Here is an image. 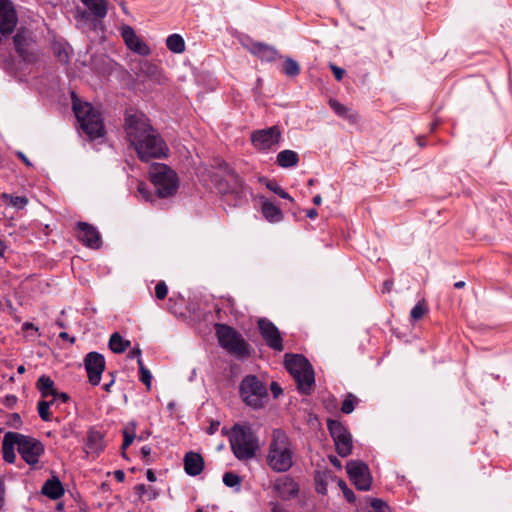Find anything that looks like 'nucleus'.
<instances>
[{
    "instance_id": "2",
    "label": "nucleus",
    "mask_w": 512,
    "mask_h": 512,
    "mask_svg": "<svg viewBox=\"0 0 512 512\" xmlns=\"http://www.w3.org/2000/svg\"><path fill=\"white\" fill-rule=\"evenodd\" d=\"M294 455L295 448L286 432L273 430L267 454L268 466L275 472H286L293 465Z\"/></svg>"
},
{
    "instance_id": "16",
    "label": "nucleus",
    "mask_w": 512,
    "mask_h": 512,
    "mask_svg": "<svg viewBox=\"0 0 512 512\" xmlns=\"http://www.w3.org/2000/svg\"><path fill=\"white\" fill-rule=\"evenodd\" d=\"M121 36L126 46L133 52L146 56L150 53L148 45L135 33L134 29L129 25L121 28Z\"/></svg>"
},
{
    "instance_id": "9",
    "label": "nucleus",
    "mask_w": 512,
    "mask_h": 512,
    "mask_svg": "<svg viewBox=\"0 0 512 512\" xmlns=\"http://www.w3.org/2000/svg\"><path fill=\"white\" fill-rule=\"evenodd\" d=\"M328 430L334 440L338 455L341 457L350 455L353 447L352 436L343 424L336 420H329Z\"/></svg>"
},
{
    "instance_id": "27",
    "label": "nucleus",
    "mask_w": 512,
    "mask_h": 512,
    "mask_svg": "<svg viewBox=\"0 0 512 512\" xmlns=\"http://www.w3.org/2000/svg\"><path fill=\"white\" fill-rule=\"evenodd\" d=\"M13 44L16 52L25 59L28 46V32L26 30H18L13 37Z\"/></svg>"
},
{
    "instance_id": "54",
    "label": "nucleus",
    "mask_w": 512,
    "mask_h": 512,
    "mask_svg": "<svg viewBox=\"0 0 512 512\" xmlns=\"http://www.w3.org/2000/svg\"><path fill=\"white\" fill-rule=\"evenodd\" d=\"M146 477H147L148 481H150V482H155L156 481V476H155L154 472L151 469L147 470Z\"/></svg>"
},
{
    "instance_id": "29",
    "label": "nucleus",
    "mask_w": 512,
    "mask_h": 512,
    "mask_svg": "<svg viewBox=\"0 0 512 512\" xmlns=\"http://www.w3.org/2000/svg\"><path fill=\"white\" fill-rule=\"evenodd\" d=\"M130 346V341L125 340L119 333H113L109 339V348L114 353H122Z\"/></svg>"
},
{
    "instance_id": "41",
    "label": "nucleus",
    "mask_w": 512,
    "mask_h": 512,
    "mask_svg": "<svg viewBox=\"0 0 512 512\" xmlns=\"http://www.w3.org/2000/svg\"><path fill=\"white\" fill-rule=\"evenodd\" d=\"M167 292H168V288H167V285L165 284V282H163V281L158 282L155 287L156 297L158 299L162 300L166 297Z\"/></svg>"
},
{
    "instance_id": "34",
    "label": "nucleus",
    "mask_w": 512,
    "mask_h": 512,
    "mask_svg": "<svg viewBox=\"0 0 512 512\" xmlns=\"http://www.w3.org/2000/svg\"><path fill=\"white\" fill-rule=\"evenodd\" d=\"M138 366L140 372V380L147 386L148 389H150L152 379L150 371L144 366L142 359H139Z\"/></svg>"
},
{
    "instance_id": "21",
    "label": "nucleus",
    "mask_w": 512,
    "mask_h": 512,
    "mask_svg": "<svg viewBox=\"0 0 512 512\" xmlns=\"http://www.w3.org/2000/svg\"><path fill=\"white\" fill-rule=\"evenodd\" d=\"M329 106L340 118L348 121L350 124H357L360 120L359 114L351 107L343 105L336 99H329Z\"/></svg>"
},
{
    "instance_id": "48",
    "label": "nucleus",
    "mask_w": 512,
    "mask_h": 512,
    "mask_svg": "<svg viewBox=\"0 0 512 512\" xmlns=\"http://www.w3.org/2000/svg\"><path fill=\"white\" fill-rule=\"evenodd\" d=\"M270 388L274 397H278L282 393L281 387L276 382H272Z\"/></svg>"
},
{
    "instance_id": "32",
    "label": "nucleus",
    "mask_w": 512,
    "mask_h": 512,
    "mask_svg": "<svg viewBox=\"0 0 512 512\" xmlns=\"http://www.w3.org/2000/svg\"><path fill=\"white\" fill-rule=\"evenodd\" d=\"M2 199L6 204L16 209H23L28 204V199L25 196H12L4 193Z\"/></svg>"
},
{
    "instance_id": "37",
    "label": "nucleus",
    "mask_w": 512,
    "mask_h": 512,
    "mask_svg": "<svg viewBox=\"0 0 512 512\" xmlns=\"http://www.w3.org/2000/svg\"><path fill=\"white\" fill-rule=\"evenodd\" d=\"M53 404V401H40L38 403V413L43 421L50 420L49 407Z\"/></svg>"
},
{
    "instance_id": "10",
    "label": "nucleus",
    "mask_w": 512,
    "mask_h": 512,
    "mask_svg": "<svg viewBox=\"0 0 512 512\" xmlns=\"http://www.w3.org/2000/svg\"><path fill=\"white\" fill-rule=\"evenodd\" d=\"M282 139V132L278 126H271L252 132L251 142L260 151L275 149Z\"/></svg>"
},
{
    "instance_id": "36",
    "label": "nucleus",
    "mask_w": 512,
    "mask_h": 512,
    "mask_svg": "<svg viewBox=\"0 0 512 512\" xmlns=\"http://www.w3.org/2000/svg\"><path fill=\"white\" fill-rule=\"evenodd\" d=\"M139 496L147 495L148 500H153L157 497L158 493L152 487H146L144 484H139L135 487Z\"/></svg>"
},
{
    "instance_id": "12",
    "label": "nucleus",
    "mask_w": 512,
    "mask_h": 512,
    "mask_svg": "<svg viewBox=\"0 0 512 512\" xmlns=\"http://www.w3.org/2000/svg\"><path fill=\"white\" fill-rule=\"evenodd\" d=\"M346 470L350 480L358 490L367 491L370 489L372 479L369 468L364 462L351 460L347 463Z\"/></svg>"
},
{
    "instance_id": "39",
    "label": "nucleus",
    "mask_w": 512,
    "mask_h": 512,
    "mask_svg": "<svg viewBox=\"0 0 512 512\" xmlns=\"http://www.w3.org/2000/svg\"><path fill=\"white\" fill-rule=\"evenodd\" d=\"M223 483L228 487H236L240 485V477L232 472L223 475Z\"/></svg>"
},
{
    "instance_id": "59",
    "label": "nucleus",
    "mask_w": 512,
    "mask_h": 512,
    "mask_svg": "<svg viewBox=\"0 0 512 512\" xmlns=\"http://www.w3.org/2000/svg\"><path fill=\"white\" fill-rule=\"evenodd\" d=\"M330 461L335 467L341 468V462L337 459V457L331 456Z\"/></svg>"
},
{
    "instance_id": "57",
    "label": "nucleus",
    "mask_w": 512,
    "mask_h": 512,
    "mask_svg": "<svg viewBox=\"0 0 512 512\" xmlns=\"http://www.w3.org/2000/svg\"><path fill=\"white\" fill-rule=\"evenodd\" d=\"M23 329H24V330H26V331H28V330H30V329H33V330H35V331H38V328H37V327H35V326H34V324L29 323V322H25V323L23 324Z\"/></svg>"
},
{
    "instance_id": "60",
    "label": "nucleus",
    "mask_w": 512,
    "mask_h": 512,
    "mask_svg": "<svg viewBox=\"0 0 512 512\" xmlns=\"http://www.w3.org/2000/svg\"><path fill=\"white\" fill-rule=\"evenodd\" d=\"M317 216V211L315 209H310L307 212V217L309 218H315Z\"/></svg>"
},
{
    "instance_id": "45",
    "label": "nucleus",
    "mask_w": 512,
    "mask_h": 512,
    "mask_svg": "<svg viewBox=\"0 0 512 512\" xmlns=\"http://www.w3.org/2000/svg\"><path fill=\"white\" fill-rule=\"evenodd\" d=\"M135 435L133 432H129L127 430L124 431V440L122 444V448L126 449L128 446L132 444L134 441Z\"/></svg>"
},
{
    "instance_id": "38",
    "label": "nucleus",
    "mask_w": 512,
    "mask_h": 512,
    "mask_svg": "<svg viewBox=\"0 0 512 512\" xmlns=\"http://www.w3.org/2000/svg\"><path fill=\"white\" fill-rule=\"evenodd\" d=\"M427 312V308L424 302H418L411 310L410 317L412 320L416 321L421 319L424 314Z\"/></svg>"
},
{
    "instance_id": "53",
    "label": "nucleus",
    "mask_w": 512,
    "mask_h": 512,
    "mask_svg": "<svg viewBox=\"0 0 512 512\" xmlns=\"http://www.w3.org/2000/svg\"><path fill=\"white\" fill-rule=\"evenodd\" d=\"M316 490H317V492H318V493H320V494H325V493H326V491H327L325 484H324V483H322V482H320V483H318V484H317V486H316Z\"/></svg>"
},
{
    "instance_id": "20",
    "label": "nucleus",
    "mask_w": 512,
    "mask_h": 512,
    "mask_svg": "<svg viewBox=\"0 0 512 512\" xmlns=\"http://www.w3.org/2000/svg\"><path fill=\"white\" fill-rule=\"evenodd\" d=\"M103 438L104 436L100 431L94 429L89 430L85 443V452L88 455H99L105 447Z\"/></svg>"
},
{
    "instance_id": "24",
    "label": "nucleus",
    "mask_w": 512,
    "mask_h": 512,
    "mask_svg": "<svg viewBox=\"0 0 512 512\" xmlns=\"http://www.w3.org/2000/svg\"><path fill=\"white\" fill-rule=\"evenodd\" d=\"M18 433L7 432L4 435L2 443L3 458L8 463H13L15 460L14 447L17 445Z\"/></svg>"
},
{
    "instance_id": "25",
    "label": "nucleus",
    "mask_w": 512,
    "mask_h": 512,
    "mask_svg": "<svg viewBox=\"0 0 512 512\" xmlns=\"http://www.w3.org/2000/svg\"><path fill=\"white\" fill-rule=\"evenodd\" d=\"M41 491L45 496L53 500L60 498L64 494V488L57 478L47 480Z\"/></svg>"
},
{
    "instance_id": "7",
    "label": "nucleus",
    "mask_w": 512,
    "mask_h": 512,
    "mask_svg": "<svg viewBox=\"0 0 512 512\" xmlns=\"http://www.w3.org/2000/svg\"><path fill=\"white\" fill-rule=\"evenodd\" d=\"M216 333L220 346L230 354L239 358L249 355V345L237 331L227 325L218 324Z\"/></svg>"
},
{
    "instance_id": "30",
    "label": "nucleus",
    "mask_w": 512,
    "mask_h": 512,
    "mask_svg": "<svg viewBox=\"0 0 512 512\" xmlns=\"http://www.w3.org/2000/svg\"><path fill=\"white\" fill-rule=\"evenodd\" d=\"M54 55L59 64H69L71 61V48L68 45L57 43L53 46Z\"/></svg>"
},
{
    "instance_id": "52",
    "label": "nucleus",
    "mask_w": 512,
    "mask_h": 512,
    "mask_svg": "<svg viewBox=\"0 0 512 512\" xmlns=\"http://www.w3.org/2000/svg\"><path fill=\"white\" fill-rule=\"evenodd\" d=\"M114 476H115V478H116L119 482H122V481H124V479H125V474H124V472H123V471H121V470H116V471L114 472Z\"/></svg>"
},
{
    "instance_id": "28",
    "label": "nucleus",
    "mask_w": 512,
    "mask_h": 512,
    "mask_svg": "<svg viewBox=\"0 0 512 512\" xmlns=\"http://www.w3.org/2000/svg\"><path fill=\"white\" fill-rule=\"evenodd\" d=\"M37 388L43 397H49L56 394V389L54 388V381L46 375H42L39 377L37 381Z\"/></svg>"
},
{
    "instance_id": "58",
    "label": "nucleus",
    "mask_w": 512,
    "mask_h": 512,
    "mask_svg": "<svg viewBox=\"0 0 512 512\" xmlns=\"http://www.w3.org/2000/svg\"><path fill=\"white\" fill-rule=\"evenodd\" d=\"M391 287H392V281H390V280L385 281L384 285H383V292H389L391 290Z\"/></svg>"
},
{
    "instance_id": "47",
    "label": "nucleus",
    "mask_w": 512,
    "mask_h": 512,
    "mask_svg": "<svg viewBox=\"0 0 512 512\" xmlns=\"http://www.w3.org/2000/svg\"><path fill=\"white\" fill-rule=\"evenodd\" d=\"M53 399L51 401L56 402V401H61V402H66L68 400V395L66 393H63V392H58L56 390V394L52 395Z\"/></svg>"
},
{
    "instance_id": "35",
    "label": "nucleus",
    "mask_w": 512,
    "mask_h": 512,
    "mask_svg": "<svg viewBox=\"0 0 512 512\" xmlns=\"http://www.w3.org/2000/svg\"><path fill=\"white\" fill-rule=\"evenodd\" d=\"M136 197L145 201H151L153 199V195L148 190L147 185L143 182H139L137 185Z\"/></svg>"
},
{
    "instance_id": "33",
    "label": "nucleus",
    "mask_w": 512,
    "mask_h": 512,
    "mask_svg": "<svg viewBox=\"0 0 512 512\" xmlns=\"http://www.w3.org/2000/svg\"><path fill=\"white\" fill-rule=\"evenodd\" d=\"M262 181L265 182V185L269 190L279 195L281 198L289 199L290 201L293 200L291 196L285 192L276 182H272L266 179H263Z\"/></svg>"
},
{
    "instance_id": "15",
    "label": "nucleus",
    "mask_w": 512,
    "mask_h": 512,
    "mask_svg": "<svg viewBox=\"0 0 512 512\" xmlns=\"http://www.w3.org/2000/svg\"><path fill=\"white\" fill-rule=\"evenodd\" d=\"M258 326L262 337L270 348L276 351L284 349L280 332L271 321L259 319Z\"/></svg>"
},
{
    "instance_id": "61",
    "label": "nucleus",
    "mask_w": 512,
    "mask_h": 512,
    "mask_svg": "<svg viewBox=\"0 0 512 512\" xmlns=\"http://www.w3.org/2000/svg\"><path fill=\"white\" fill-rule=\"evenodd\" d=\"M321 202H322V198H321V196H320V195H316V196L313 198V203H314L315 205H320V204H321Z\"/></svg>"
},
{
    "instance_id": "51",
    "label": "nucleus",
    "mask_w": 512,
    "mask_h": 512,
    "mask_svg": "<svg viewBox=\"0 0 512 512\" xmlns=\"http://www.w3.org/2000/svg\"><path fill=\"white\" fill-rule=\"evenodd\" d=\"M59 337L63 340H67L69 341L70 343H74L75 342V338L74 337H70L68 333L66 332H61L59 334Z\"/></svg>"
},
{
    "instance_id": "5",
    "label": "nucleus",
    "mask_w": 512,
    "mask_h": 512,
    "mask_svg": "<svg viewBox=\"0 0 512 512\" xmlns=\"http://www.w3.org/2000/svg\"><path fill=\"white\" fill-rule=\"evenodd\" d=\"M285 366L300 392L308 394L315 382L314 371L308 360L301 355H286Z\"/></svg>"
},
{
    "instance_id": "3",
    "label": "nucleus",
    "mask_w": 512,
    "mask_h": 512,
    "mask_svg": "<svg viewBox=\"0 0 512 512\" xmlns=\"http://www.w3.org/2000/svg\"><path fill=\"white\" fill-rule=\"evenodd\" d=\"M74 114L80 128L90 139L103 136L104 125L101 114L90 103L81 101L75 92H71Z\"/></svg>"
},
{
    "instance_id": "42",
    "label": "nucleus",
    "mask_w": 512,
    "mask_h": 512,
    "mask_svg": "<svg viewBox=\"0 0 512 512\" xmlns=\"http://www.w3.org/2000/svg\"><path fill=\"white\" fill-rule=\"evenodd\" d=\"M337 483H338V485H343V494H344V497L346 498V500L350 503L354 502L355 495H354L353 491L347 487L346 483L343 480H338Z\"/></svg>"
},
{
    "instance_id": "26",
    "label": "nucleus",
    "mask_w": 512,
    "mask_h": 512,
    "mask_svg": "<svg viewBox=\"0 0 512 512\" xmlns=\"http://www.w3.org/2000/svg\"><path fill=\"white\" fill-rule=\"evenodd\" d=\"M276 162L283 168L294 167L299 162V156L293 150H283L278 153Z\"/></svg>"
},
{
    "instance_id": "63",
    "label": "nucleus",
    "mask_w": 512,
    "mask_h": 512,
    "mask_svg": "<svg viewBox=\"0 0 512 512\" xmlns=\"http://www.w3.org/2000/svg\"><path fill=\"white\" fill-rule=\"evenodd\" d=\"M6 249V246L4 242L0 239V255L2 256L4 254V251Z\"/></svg>"
},
{
    "instance_id": "1",
    "label": "nucleus",
    "mask_w": 512,
    "mask_h": 512,
    "mask_svg": "<svg viewBox=\"0 0 512 512\" xmlns=\"http://www.w3.org/2000/svg\"><path fill=\"white\" fill-rule=\"evenodd\" d=\"M125 132L138 157L147 162L166 156L168 148L160 135L152 128L148 118L140 112L127 113Z\"/></svg>"
},
{
    "instance_id": "49",
    "label": "nucleus",
    "mask_w": 512,
    "mask_h": 512,
    "mask_svg": "<svg viewBox=\"0 0 512 512\" xmlns=\"http://www.w3.org/2000/svg\"><path fill=\"white\" fill-rule=\"evenodd\" d=\"M128 356H129V358H136L138 364H139V359H142L141 358V350L139 348L131 350L129 352Z\"/></svg>"
},
{
    "instance_id": "17",
    "label": "nucleus",
    "mask_w": 512,
    "mask_h": 512,
    "mask_svg": "<svg viewBox=\"0 0 512 512\" xmlns=\"http://www.w3.org/2000/svg\"><path fill=\"white\" fill-rule=\"evenodd\" d=\"M88 10L79 12L81 19L89 21L93 16L95 20H102L106 17L108 6L106 0H81Z\"/></svg>"
},
{
    "instance_id": "43",
    "label": "nucleus",
    "mask_w": 512,
    "mask_h": 512,
    "mask_svg": "<svg viewBox=\"0 0 512 512\" xmlns=\"http://www.w3.org/2000/svg\"><path fill=\"white\" fill-rule=\"evenodd\" d=\"M283 73L288 77H295L300 73V66H283Z\"/></svg>"
},
{
    "instance_id": "4",
    "label": "nucleus",
    "mask_w": 512,
    "mask_h": 512,
    "mask_svg": "<svg viewBox=\"0 0 512 512\" xmlns=\"http://www.w3.org/2000/svg\"><path fill=\"white\" fill-rule=\"evenodd\" d=\"M230 445L239 460L253 458L258 449L257 438L248 425L236 424L233 426L230 433Z\"/></svg>"
},
{
    "instance_id": "13",
    "label": "nucleus",
    "mask_w": 512,
    "mask_h": 512,
    "mask_svg": "<svg viewBox=\"0 0 512 512\" xmlns=\"http://www.w3.org/2000/svg\"><path fill=\"white\" fill-rule=\"evenodd\" d=\"M249 51L258 57L260 61L278 62L279 64H297L292 58L284 57L278 51L269 45L255 42L249 47Z\"/></svg>"
},
{
    "instance_id": "11",
    "label": "nucleus",
    "mask_w": 512,
    "mask_h": 512,
    "mask_svg": "<svg viewBox=\"0 0 512 512\" xmlns=\"http://www.w3.org/2000/svg\"><path fill=\"white\" fill-rule=\"evenodd\" d=\"M17 448L21 457L30 465L38 463L44 448L40 441L35 438L18 433Z\"/></svg>"
},
{
    "instance_id": "55",
    "label": "nucleus",
    "mask_w": 512,
    "mask_h": 512,
    "mask_svg": "<svg viewBox=\"0 0 512 512\" xmlns=\"http://www.w3.org/2000/svg\"><path fill=\"white\" fill-rule=\"evenodd\" d=\"M151 453V448L149 446H143L141 448V454L143 455V457H148Z\"/></svg>"
},
{
    "instance_id": "50",
    "label": "nucleus",
    "mask_w": 512,
    "mask_h": 512,
    "mask_svg": "<svg viewBox=\"0 0 512 512\" xmlns=\"http://www.w3.org/2000/svg\"><path fill=\"white\" fill-rule=\"evenodd\" d=\"M4 494H5L4 484H3L2 480L0 479V510L2 509L3 504H4Z\"/></svg>"
},
{
    "instance_id": "23",
    "label": "nucleus",
    "mask_w": 512,
    "mask_h": 512,
    "mask_svg": "<svg viewBox=\"0 0 512 512\" xmlns=\"http://www.w3.org/2000/svg\"><path fill=\"white\" fill-rule=\"evenodd\" d=\"M261 212L264 218L271 223H278L283 219L281 209L266 198H261Z\"/></svg>"
},
{
    "instance_id": "22",
    "label": "nucleus",
    "mask_w": 512,
    "mask_h": 512,
    "mask_svg": "<svg viewBox=\"0 0 512 512\" xmlns=\"http://www.w3.org/2000/svg\"><path fill=\"white\" fill-rule=\"evenodd\" d=\"M204 461L200 454L189 452L184 457V469L190 476H196L202 472Z\"/></svg>"
},
{
    "instance_id": "14",
    "label": "nucleus",
    "mask_w": 512,
    "mask_h": 512,
    "mask_svg": "<svg viewBox=\"0 0 512 512\" xmlns=\"http://www.w3.org/2000/svg\"><path fill=\"white\" fill-rule=\"evenodd\" d=\"M84 363L89 382L92 385H98L101 380V375L105 369L104 356L97 352H90L86 355Z\"/></svg>"
},
{
    "instance_id": "8",
    "label": "nucleus",
    "mask_w": 512,
    "mask_h": 512,
    "mask_svg": "<svg viewBox=\"0 0 512 512\" xmlns=\"http://www.w3.org/2000/svg\"><path fill=\"white\" fill-rule=\"evenodd\" d=\"M240 395L248 406L260 408L268 394L262 382L256 376L249 375L241 381Z\"/></svg>"
},
{
    "instance_id": "44",
    "label": "nucleus",
    "mask_w": 512,
    "mask_h": 512,
    "mask_svg": "<svg viewBox=\"0 0 512 512\" xmlns=\"http://www.w3.org/2000/svg\"><path fill=\"white\" fill-rule=\"evenodd\" d=\"M371 506H372L373 512H386V510H387V507L384 504V502L379 499H374L371 503Z\"/></svg>"
},
{
    "instance_id": "56",
    "label": "nucleus",
    "mask_w": 512,
    "mask_h": 512,
    "mask_svg": "<svg viewBox=\"0 0 512 512\" xmlns=\"http://www.w3.org/2000/svg\"><path fill=\"white\" fill-rule=\"evenodd\" d=\"M72 432V429L70 427H63L61 433L63 438H68L70 433Z\"/></svg>"
},
{
    "instance_id": "19",
    "label": "nucleus",
    "mask_w": 512,
    "mask_h": 512,
    "mask_svg": "<svg viewBox=\"0 0 512 512\" xmlns=\"http://www.w3.org/2000/svg\"><path fill=\"white\" fill-rule=\"evenodd\" d=\"M273 489L284 500L295 497L299 491L297 483L287 475L277 478L273 484Z\"/></svg>"
},
{
    "instance_id": "6",
    "label": "nucleus",
    "mask_w": 512,
    "mask_h": 512,
    "mask_svg": "<svg viewBox=\"0 0 512 512\" xmlns=\"http://www.w3.org/2000/svg\"><path fill=\"white\" fill-rule=\"evenodd\" d=\"M150 180L155 186L159 197H169L178 189L176 173L167 165L154 163L149 170Z\"/></svg>"
},
{
    "instance_id": "31",
    "label": "nucleus",
    "mask_w": 512,
    "mask_h": 512,
    "mask_svg": "<svg viewBox=\"0 0 512 512\" xmlns=\"http://www.w3.org/2000/svg\"><path fill=\"white\" fill-rule=\"evenodd\" d=\"M166 46L173 53H182L185 50V41L179 34H171L166 39Z\"/></svg>"
},
{
    "instance_id": "62",
    "label": "nucleus",
    "mask_w": 512,
    "mask_h": 512,
    "mask_svg": "<svg viewBox=\"0 0 512 512\" xmlns=\"http://www.w3.org/2000/svg\"><path fill=\"white\" fill-rule=\"evenodd\" d=\"M465 286V282L464 281H458L454 284V287L457 288V289H461Z\"/></svg>"
},
{
    "instance_id": "40",
    "label": "nucleus",
    "mask_w": 512,
    "mask_h": 512,
    "mask_svg": "<svg viewBox=\"0 0 512 512\" xmlns=\"http://www.w3.org/2000/svg\"><path fill=\"white\" fill-rule=\"evenodd\" d=\"M355 398L349 395L342 403L341 411L345 414H350L354 410Z\"/></svg>"
},
{
    "instance_id": "64",
    "label": "nucleus",
    "mask_w": 512,
    "mask_h": 512,
    "mask_svg": "<svg viewBox=\"0 0 512 512\" xmlns=\"http://www.w3.org/2000/svg\"><path fill=\"white\" fill-rule=\"evenodd\" d=\"M272 512H283V509L277 505L272 508Z\"/></svg>"
},
{
    "instance_id": "18",
    "label": "nucleus",
    "mask_w": 512,
    "mask_h": 512,
    "mask_svg": "<svg viewBox=\"0 0 512 512\" xmlns=\"http://www.w3.org/2000/svg\"><path fill=\"white\" fill-rule=\"evenodd\" d=\"M78 239L87 247L98 249L101 246V237L97 229L88 223H78Z\"/></svg>"
},
{
    "instance_id": "46",
    "label": "nucleus",
    "mask_w": 512,
    "mask_h": 512,
    "mask_svg": "<svg viewBox=\"0 0 512 512\" xmlns=\"http://www.w3.org/2000/svg\"><path fill=\"white\" fill-rule=\"evenodd\" d=\"M336 80L340 81L344 77L346 71L341 66H330Z\"/></svg>"
}]
</instances>
